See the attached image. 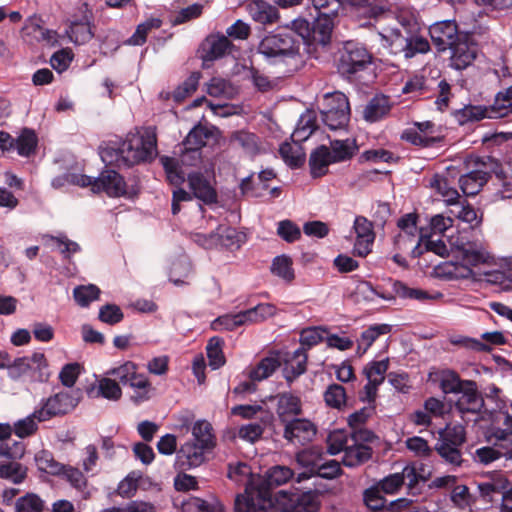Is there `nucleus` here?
I'll return each mask as SVG.
<instances>
[{
	"label": "nucleus",
	"instance_id": "nucleus-24",
	"mask_svg": "<svg viewBox=\"0 0 512 512\" xmlns=\"http://www.w3.org/2000/svg\"><path fill=\"white\" fill-rule=\"evenodd\" d=\"M435 274L443 279H468L474 278L475 273L473 269L469 268L464 261L457 259V261H446L435 267Z\"/></svg>",
	"mask_w": 512,
	"mask_h": 512
},
{
	"label": "nucleus",
	"instance_id": "nucleus-17",
	"mask_svg": "<svg viewBox=\"0 0 512 512\" xmlns=\"http://www.w3.org/2000/svg\"><path fill=\"white\" fill-rule=\"evenodd\" d=\"M283 424L285 425L283 437L291 443L304 445L316 435L315 425L307 419L293 418Z\"/></svg>",
	"mask_w": 512,
	"mask_h": 512
},
{
	"label": "nucleus",
	"instance_id": "nucleus-12",
	"mask_svg": "<svg viewBox=\"0 0 512 512\" xmlns=\"http://www.w3.org/2000/svg\"><path fill=\"white\" fill-rule=\"evenodd\" d=\"M95 185H93V193H105L108 197L119 198L127 196V184L124 177L113 169H104L96 177Z\"/></svg>",
	"mask_w": 512,
	"mask_h": 512
},
{
	"label": "nucleus",
	"instance_id": "nucleus-32",
	"mask_svg": "<svg viewBox=\"0 0 512 512\" xmlns=\"http://www.w3.org/2000/svg\"><path fill=\"white\" fill-rule=\"evenodd\" d=\"M399 475L403 477V485L405 484V480H407L406 485L408 494L412 496L421 494L422 487L420 484H424L429 478V474L425 476L424 474L418 472V468L415 463L407 464L403 468L402 472L399 473Z\"/></svg>",
	"mask_w": 512,
	"mask_h": 512
},
{
	"label": "nucleus",
	"instance_id": "nucleus-58",
	"mask_svg": "<svg viewBox=\"0 0 512 512\" xmlns=\"http://www.w3.org/2000/svg\"><path fill=\"white\" fill-rule=\"evenodd\" d=\"M100 157L106 165L124 167V156L122 154L120 141L111 142L106 147L102 148L100 150Z\"/></svg>",
	"mask_w": 512,
	"mask_h": 512
},
{
	"label": "nucleus",
	"instance_id": "nucleus-63",
	"mask_svg": "<svg viewBox=\"0 0 512 512\" xmlns=\"http://www.w3.org/2000/svg\"><path fill=\"white\" fill-rule=\"evenodd\" d=\"M98 395L111 401H118L122 396V390L116 379L105 377L99 381Z\"/></svg>",
	"mask_w": 512,
	"mask_h": 512
},
{
	"label": "nucleus",
	"instance_id": "nucleus-4",
	"mask_svg": "<svg viewBox=\"0 0 512 512\" xmlns=\"http://www.w3.org/2000/svg\"><path fill=\"white\" fill-rule=\"evenodd\" d=\"M291 25L305 44L327 46L331 42L334 18L316 15L312 22L297 18L291 22Z\"/></svg>",
	"mask_w": 512,
	"mask_h": 512
},
{
	"label": "nucleus",
	"instance_id": "nucleus-14",
	"mask_svg": "<svg viewBox=\"0 0 512 512\" xmlns=\"http://www.w3.org/2000/svg\"><path fill=\"white\" fill-rule=\"evenodd\" d=\"M187 182L189 189L196 199L206 205L217 202L218 194L211 181L201 171H191L187 173Z\"/></svg>",
	"mask_w": 512,
	"mask_h": 512
},
{
	"label": "nucleus",
	"instance_id": "nucleus-3",
	"mask_svg": "<svg viewBox=\"0 0 512 512\" xmlns=\"http://www.w3.org/2000/svg\"><path fill=\"white\" fill-rule=\"evenodd\" d=\"M373 59V54L364 44L346 41L339 51L338 73L350 81L356 80L359 73L367 70L373 64Z\"/></svg>",
	"mask_w": 512,
	"mask_h": 512
},
{
	"label": "nucleus",
	"instance_id": "nucleus-13",
	"mask_svg": "<svg viewBox=\"0 0 512 512\" xmlns=\"http://www.w3.org/2000/svg\"><path fill=\"white\" fill-rule=\"evenodd\" d=\"M464 380L453 369L432 368L427 377V382L438 387L444 395L456 394L464 385Z\"/></svg>",
	"mask_w": 512,
	"mask_h": 512
},
{
	"label": "nucleus",
	"instance_id": "nucleus-18",
	"mask_svg": "<svg viewBox=\"0 0 512 512\" xmlns=\"http://www.w3.org/2000/svg\"><path fill=\"white\" fill-rule=\"evenodd\" d=\"M211 449L199 443L187 442L177 451L175 466L181 470L197 467L205 460L204 452Z\"/></svg>",
	"mask_w": 512,
	"mask_h": 512
},
{
	"label": "nucleus",
	"instance_id": "nucleus-43",
	"mask_svg": "<svg viewBox=\"0 0 512 512\" xmlns=\"http://www.w3.org/2000/svg\"><path fill=\"white\" fill-rule=\"evenodd\" d=\"M201 73L199 71L192 72L188 78H186L180 85H178L173 93L172 97L176 103H181L193 92H195L199 85Z\"/></svg>",
	"mask_w": 512,
	"mask_h": 512
},
{
	"label": "nucleus",
	"instance_id": "nucleus-44",
	"mask_svg": "<svg viewBox=\"0 0 512 512\" xmlns=\"http://www.w3.org/2000/svg\"><path fill=\"white\" fill-rule=\"evenodd\" d=\"M27 467L16 461L0 462V478L21 484L27 477Z\"/></svg>",
	"mask_w": 512,
	"mask_h": 512
},
{
	"label": "nucleus",
	"instance_id": "nucleus-48",
	"mask_svg": "<svg viewBox=\"0 0 512 512\" xmlns=\"http://www.w3.org/2000/svg\"><path fill=\"white\" fill-rule=\"evenodd\" d=\"M183 512H225L219 502L210 503L199 497H191L182 504Z\"/></svg>",
	"mask_w": 512,
	"mask_h": 512
},
{
	"label": "nucleus",
	"instance_id": "nucleus-49",
	"mask_svg": "<svg viewBox=\"0 0 512 512\" xmlns=\"http://www.w3.org/2000/svg\"><path fill=\"white\" fill-rule=\"evenodd\" d=\"M218 239L222 246L233 249L240 248L245 241V235L237 231V229L229 226L218 227Z\"/></svg>",
	"mask_w": 512,
	"mask_h": 512
},
{
	"label": "nucleus",
	"instance_id": "nucleus-27",
	"mask_svg": "<svg viewBox=\"0 0 512 512\" xmlns=\"http://www.w3.org/2000/svg\"><path fill=\"white\" fill-rule=\"evenodd\" d=\"M276 411L281 423L286 422L289 416H298L302 413L301 399L290 392L279 393Z\"/></svg>",
	"mask_w": 512,
	"mask_h": 512
},
{
	"label": "nucleus",
	"instance_id": "nucleus-6",
	"mask_svg": "<svg viewBox=\"0 0 512 512\" xmlns=\"http://www.w3.org/2000/svg\"><path fill=\"white\" fill-rule=\"evenodd\" d=\"M457 394L460 396L454 402V408L465 423L477 422L478 416L488 410L476 381L464 380V385Z\"/></svg>",
	"mask_w": 512,
	"mask_h": 512
},
{
	"label": "nucleus",
	"instance_id": "nucleus-61",
	"mask_svg": "<svg viewBox=\"0 0 512 512\" xmlns=\"http://www.w3.org/2000/svg\"><path fill=\"white\" fill-rule=\"evenodd\" d=\"M363 501L369 510L373 512H384L387 500L384 494L373 485L364 491Z\"/></svg>",
	"mask_w": 512,
	"mask_h": 512
},
{
	"label": "nucleus",
	"instance_id": "nucleus-35",
	"mask_svg": "<svg viewBox=\"0 0 512 512\" xmlns=\"http://www.w3.org/2000/svg\"><path fill=\"white\" fill-rule=\"evenodd\" d=\"M34 460L39 471L50 475H60L65 469L63 464L55 460L52 452L45 449L37 452L34 456Z\"/></svg>",
	"mask_w": 512,
	"mask_h": 512
},
{
	"label": "nucleus",
	"instance_id": "nucleus-59",
	"mask_svg": "<svg viewBox=\"0 0 512 512\" xmlns=\"http://www.w3.org/2000/svg\"><path fill=\"white\" fill-rule=\"evenodd\" d=\"M43 509L44 501L35 493H27L15 503V512H42Z\"/></svg>",
	"mask_w": 512,
	"mask_h": 512
},
{
	"label": "nucleus",
	"instance_id": "nucleus-22",
	"mask_svg": "<svg viewBox=\"0 0 512 512\" xmlns=\"http://www.w3.org/2000/svg\"><path fill=\"white\" fill-rule=\"evenodd\" d=\"M296 461L303 469L296 477V482L300 483L316 475L322 455L313 449H305L296 454Z\"/></svg>",
	"mask_w": 512,
	"mask_h": 512
},
{
	"label": "nucleus",
	"instance_id": "nucleus-39",
	"mask_svg": "<svg viewBox=\"0 0 512 512\" xmlns=\"http://www.w3.org/2000/svg\"><path fill=\"white\" fill-rule=\"evenodd\" d=\"M224 341L222 338L214 336L209 339L206 346V354L209 360V366L213 369H219L225 362V356L223 353Z\"/></svg>",
	"mask_w": 512,
	"mask_h": 512
},
{
	"label": "nucleus",
	"instance_id": "nucleus-60",
	"mask_svg": "<svg viewBox=\"0 0 512 512\" xmlns=\"http://www.w3.org/2000/svg\"><path fill=\"white\" fill-rule=\"evenodd\" d=\"M509 428H495L492 433L495 438V446L499 448L506 459H512V430Z\"/></svg>",
	"mask_w": 512,
	"mask_h": 512
},
{
	"label": "nucleus",
	"instance_id": "nucleus-5",
	"mask_svg": "<svg viewBox=\"0 0 512 512\" xmlns=\"http://www.w3.org/2000/svg\"><path fill=\"white\" fill-rule=\"evenodd\" d=\"M81 399L80 390L60 391L48 398L42 399L40 407L35 409L33 417L39 422H45L55 417H62L72 412Z\"/></svg>",
	"mask_w": 512,
	"mask_h": 512
},
{
	"label": "nucleus",
	"instance_id": "nucleus-55",
	"mask_svg": "<svg viewBox=\"0 0 512 512\" xmlns=\"http://www.w3.org/2000/svg\"><path fill=\"white\" fill-rule=\"evenodd\" d=\"M391 330L392 326L389 324H374L369 326L360 335V341L364 343L362 353H365L381 335L388 334Z\"/></svg>",
	"mask_w": 512,
	"mask_h": 512
},
{
	"label": "nucleus",
	"instance_id": "nucleus-29",
	"mask_svg": "<svg viewBox=\"0 0 512 512\" xmlns=\"http://www.w3.org/2000/svg\"><path fill=\"white\" fill-rule=\"evenodd\" d=\"M329 150L333 163H339L352 159L358 151V145L356 139H335L330 141Z\"/></svg>",
	"mask_w": 512,
	"mask_h": 512
},
{
	"label": "nucleus",
	"instance_id": "nucleus-31",
	"mask_svg": "<svg viewBox=\"0 0 512 512\" xmlns=\"http://www.w3.org/2000/svg\"><path fill=\"white\" fill-rule=\"evenodd\" d=\"M294 477V471L287 466H273L267 471L266 478L258 484L273 493V488L287 483Z\"/></svg>",
	"mask_w": 512,
	"mask_h": 512
},
{
	"label": "nucleus",
	"instance_id": "nucleus-37",
	"mask_svg": "<svg viewBox=\"0 0 512 512\" xmlns=\"http://www.w3.org/2000/svg\"><path fill=\"white\" fill-rule=\"evenodd\" d=\"M215 127H207L206 125L197 124L195 125L185 137L182 145H191L195 148L202 149L206 146L207 141L212 138L213 130Z\"/></svg>",
	"mask_w": 512,
	"mask_h": 512
},
{
	"label": "nucleus",
	"instance_id": "nucleus-20",
	"mask_svg": "<svg viewBox=\"0 0 512 512\" xmlns=\"http://www.w3.org/2000/svg\"><path fill=\"white\" fill-rule=\"evenodd\" d=\"M419 215L416 212L407 213L397 220L400 232L394 237V246L402 250L407 241L414 242L418 235Z\"/></svg>",
	"mask_w": 512,
	"mask_h": 512
},
{
	"label": "nucleus",
	"instance_id": "nucleus-25",
	"mask_svg": "<svg viewBox=\"0 0 512 512\" xmlns=\"http://www.w3.org/2000/svg\"><path fill=\"white\" fill-rule=\"evenodd\" d=\"M380 44L390 54L397 55L406 51L407 34L404 35L399 28H384L378 32Z\"/></svg>",
	"mask_w": 512,
	"mask_h": 512
},
{
	"label": "nucleus",
	"instance_id": "nucleus-62",
	"mask_svg": "<svg viewBox=\"0 0 512 512\" xmlns=\"http://www.w3.org/2000/svg\"><path fill=\"white\" fill-rule=\"evenodd\" d=\"M277 235L287 243H294L301 239V229L292 220L285 219L277 224Z\"/></svg>",
	"mask_w": 512,
	"mask_h": 512
},
{
	"label": "nucleus",
	"instance_id": "nucleus-16",
	"mask_svg": "<svg viewBox=\"0 0 512 512\" xmlns=\"http://www.w3.org/2000/svg\"><path fill=\"white\" fill-rule=\"evenodd\" d=\"M499 108L491 105H473L467 104L461 109L454 111L455 120L460 126L479 122L483 119H499L497 115Z\"/></svg>",
	"mask_w": 512,
	"mask_h": 512
},
{
	"label": "nucleus",
	"instance_id": "nucleus-46",
	"mask_svg": "<svg viewBox=\"0 0 512 512\" xmlns=\"http://www.w3.org/2000/svg\"><path fill=\"white\" fill-rule=\"evenodd\" d=\"M323 398L328 407L341 409L346 404L347 392L341 384L333 383L326 388Z\"/></svg>",
	"mask_w": 512,
	"mask_h": 512
},
{
	"label": "nucleus",
	"instance_id": "nucleus-36",
	"mask_svg": "<svg viewBox=\"0 0 512 512\" xmlns=\"http://www.w3.org/2000/svg\"><path fill=\"white\" fill-rule=\"evenodd\" d=\"M271 273L285 282L291 283L295 279L291 257L286 254L276 256L271 264Z\"/></svg>",
	"mask_w": 512,
	"mask_h": 512
},
{
	"label": "nucleus",
	"instance_id": "nucleus-26",
	"mask_svg": "<svg viewBox=\"0 0 512 512\" xmlns=\"http://www.w3.org/2000/svg\"><path fill=\"white\" fill-rule=\"evenodd\" d=\"M332 163L329 148L325 145L318 146L309 157L311 177L317 179L325 176L328 173V166Z\"/></svg>",
	"mask_w": 512,
	"mask_h": 512
},
{
	"label": "nucleus",
	"instance_id": "nucleus-30",
	"mask_svg": "<svg viewBox=\"0 0 512 512\" xmlns=\"http://www.w3.org/2000/svg\"><path fill=\"white\" fill-rule=\"evenodd\" d=\"M373 449L369 445H358L353 443L344 449L342 463L346 467H357L372 458Z\"/></svg>",
	"mask_w": 512,
	"mask_h": 512
},
{
	"label": "nucleus",
	"instance_id": "nucleus-33",
	"mask_svg": "<svg viewBox=\"0 0 512 512\" xmlns=\"http://www.w3.org/2000/svg\"><path fill=\"white\" fill-rule=\"evenodd\" d=\"M281 361L278 354L262 358L255 367L249 371L252 381H261L270 377L279 367Z\"/></svg>",
	"mask_w": 512,
	"mask_h": 512
},
{
	"label": "nucleus",
	"instance_id": "nucleus-41",
	"mask_svg": "<svg viewBox=\"0 0 512 512\" xmlns=\"http://www.w3.org/2000/svg\"><path fill=\"white\" fill-rule=\"evenodd\" d=\"M212 425L206 420H198L192 427V442L202 444L208 448H214L215 436L212 433Z\"/></svg>",
	"mask_w": 512,
	"mask_h": 512
},
{
	"label": "nucleus",
	"instance_id": "nucleus-54",
	"mask_svg": "<svg viewBox=\"0 0 512 512\" xmlns=\"http://www.w3.org/2000/svg\"><path fill=\"white\" fill-rule=\"evenodd\" d=\"M258 137L251 132L245 130L234 131L229 137V144L237 146L246 152H252L257 147Z\"/></svg>",
	"mask_w": 512,
	"mask_h": 512
},
{
	"label": "nucleus",
	"instance_id": "nucleus-15",
	"mask_svg": "<svg viewBox=\"0 0 512 512\" xmlns=\"http://www.w3.org/2000/svg\"><path fill=\"white\" fill-rule=\"evenodd\" d=\"M456 258L464 261L471 269L481 264H490L493 257L476 242H459L455 244Z\"/></svg>",
	"mask_w": 512,
	"mask_h": 512
},
{
	"label": "nucleus",
	"instance_id": "nucleus-42",
	"mask_svg": "<svg viewBox=\"0 0 512 512\" xmlns=\"http://www.w3.org/2000/svg\"><path fill=\"white\" fill-rule=\"evenodd\" d=\"M308 354L304 347L297 348L284 360V367L292 371L293 375L301 376L307 371Z\"/></svg>",
	"mask_w": 512,
	"mask_h": 512
},
{
	"label": "nucleus",
	"instance_id": "nucleus-57",
	"mask_svg": "<svg viewBox=\"0 0 512 512\" xmlns=\"http://www.w3.org/2000/svg\"><path fill=\"white\" fill-rule=\"evenodd\" d=\"M138 367L132 361H126L119 367L113 368L107 372V375L114 376L122 385L129 386L134 376L138 374Z\"/></svg>",
	"mask_w": 512,
	"mask_h": 512
},
{
	"label": "nucleus",
	"instance_id": "nucleus-64",
	"mask_svg": "<svg viewBox=\"0 0 512 512\" xmlns=\"http://www.w3.org/2000/svg\"><path fill=\"white\" fill-rule=\"evenodd\" d=\"M98 319L108 325H116L124 319V313L116 304L107 303L100 307Z\"/></svg>",
	"mask_w": 512,
	"mask_h": 512
},
{
	"label": "nucleus",
	"instance_id": "nucleus-53",
	"mask_svg": "<svg viewBox=\"0 0 512 512\" xmlns=\"http://www.w3.org/2000/svg\"><path fill=\"white\" fill-rule=\"evenodd\" d=\"M400 157L394 155L393 152L384 148L369 149L362 152L358 158L359 163L364 162H385V163H397Z\"/></svg>",
	"mask_w": 512,
	"mask_h": 512
},
{
	"label": "nucleus",
	"instance_id": "nucleus-50",
	"mask_svg": "<svg viewBox=\"0 0 512 512\" xmlns=\"http://www.w3.org/2000/svg\"><path fill=\"white\" fill-rule=\"evenodd\" d=\"M43 239L46 240V244L48 241L56 243L57 246L61 248L60 253L65 260H69L71 254L81 251L80 245L77 242L70 240L64 233H60L58 236L47 234L43 236Z\"/></svg>",
	"mask_w": 512,
	"mask_h": 512
},
{
	"label": "nucleus",
	"instance_id": "nucleus-45",
	"mask_svg": "<svg viewBox=\"0 0 512 512\" xmlns=\"http://www.w3.org/2000/svg\"><path fill=\"white\" fill-rule=\"evenodd\" d=\"M433 83V79L415 75L404 84L402 92L404 94L417 93L418 96L429 98V92L433 89Z\"/></svg>",
	"mask_w": 512,
	"mask_h": 512
},
{
	"label": "nucleus",
	"instance_id": "nucleus-40",
	"mask_svg": "<svg viewBox=\"0 0 512 512\" xmlns=\"http://www.w3.org/2000/svg\"><path fill=\"white\" fill-rule=\"evenodd\" d=\"M129 387L134 390V394L131 396V400L134 403L140 404L150 399V394L153 388L151 382L144 374L138 373L136 376H134V379L129 384Z\"/></svg>",
	"mask_w": 512,
	"mask_h": 512
},
{
	"label": "nucleus",
	"instance_id": "nucleus-1",
	"mask_svg": "<svg viewBox=\"0 0 512 512\" xmlns=\"http://www.w3.org/2000/svg\"><path fill=\"white\" fill-rule=\"evenodd\" d=\"M428 31L438 53L450 51L449 66L451 68L461 71L475 60L477 53L473 34L460 30L455 20L435 22Z\"/></svg>",
	"mask_w": 512,
	"mask_h": 512
},
{
	"label": "nucleus",
	"instance_id": "nucleus-47",
	"mask_svg": "<svg viewBox=\"0 0 512 512\" xmlns=\"http://www.w3.org/2000/svg\"><path fill=\"white\" fill-rule=\"evenodd\" d=\"M401 139L414 145L422 148L434 147L437 144L441 143L443 137L440 136H426L421 134L415 129H406L402 135Z\"/></svg>",
	"mask_w": 512,
	"mask_h": 512
},
{
	"label": "nucleus",
	"instance_id": "nucleus-10",
	"mask_svg": "<svg viewBox=\"0 0 512 512\" xmlns=\"http://www.w3.org/2000/svg\"><path fill=\"white\" fill-rule=\"evenodd\" d=\"M273 505V493L249 481L244 493L235 498L234 512H268Z\"/></svg>",
	"mask_w": 512,
	"mask_h": 512
},
{
	"label": "nucleus",
	"instance_id": "nucleus-2",
	"mask_svg": "<svg viewBox=\"0 0 512 512\" xmlns=\"http://www.w3.org/2000/svg\"><path fill=\"white\" fill-rule=\"evenodd\" d=\"M257 51L270 64L286 63L300 55V41L293 26L291 29L278 28L259 42Z\"/></svg>",
	"mask_w": 512,
	"mask_h": 512
},
{
	"label": "nucleus",
	"instance_id": "nucleus-56",
	"mask_svg": "<svg viewBox=\"0 0 512 512\" xmlns=\"http://www.w3.org/2000/svg\"><path fill=\"white\" fill-rule=\"evenodd\" d=\"M430 187L435 189L438 194H440L444 199L446 204L451 203V201L460 198V194L458 191L450 187L448 184V180L440 176L439 174H435L430 180Z\"/></svg>",
	"mask_w": 512,
	"mask_h": 512
},
{
	"label": "nucleus",
	"instance_id": "nucleus-34",
	"mask_svg": "<svg viewBox=\"0 0 512 512\" xmlns=\"http://www.w3.org/2000/svg\"><path fill=\"white\" fill-rule=\"evenodd\" d=\"M294 502L296 512H319L321 507L320 494L317 491H306L294 495Z\"/></svg>",
	"mask_w": 512,
	"mask_h": 512
},
{
	"label": "nucleus",
	"instance_id": "nucleus-8",
	"mask_svg": "<svg viewBox=\"0 0 512 512\" xmlns=\"http://www.w3.org/2000/svg\"><path fill=\"white\" fill-rule=\"evenodd\" d=\"M320 113L322 122L330 130L346 129L351 117L349 100L342 92L327 94Z\"/></svg>",
	"mask_w": 512,
	"mask_h": 512
},
{
	"label": "nucleus",
	"instance_id": "nucleus-38",
	"mask_svg": "<svg viewBox=\"0 0 512 512\" xmlns=\"http://www.w3.org/2000/svg\"><path fill=\"white\" fill-rule=\"evenodd\" d=\"M38 144V138L34 130L24 128L21 134L15 139L14 148L18 154L23 157H29L34 154Z\"/></svg>",
	"mask_w": 512,
	"mask_h": 512
},
{
	"label": "nucleus",
	"instance_id": "nucleus-9",
	"mask_svg": "<svg viewBox=\"0 0 512 512\" xmlns=\"http://www.w3.org/2000/svg\"><path fill=\"white\" fill-rule=\"evenodd\" d=\"M124 156V167H133L142 162L153 160V151L156 147L154 138L145 137L139 133H129L120 141Z\"/></svg>",
	"mask_w": 512,
	"mask_h": 512
},
{
	"label": "nucleus",
	"instance_id": "nucleus-19",
	"mask_svg": "<svg viewBox=\"0 0 512 512\" xmlns=\"http://www.w3.org/2000/svg\"><path fill=\"white\" fill-rule=\"evenodd\" d=\"M364 284L375 295L388 301L393 300L396 296L402 299H414L422 302L432 299L427 291L418 288H411L400 280L392 281V293H378L371 282L366 281Z\"/></svg>",
	"mask_w": 512,
	"mask_h": 512
},
{
	"label": "nucleus",
	"instance_id": "nucleus-28",
	"mask_svg": "<svg viewBox=\"0 0 512 512\" xmlns=\"http://www.w3.org/2000/svg\"><path fill=\"white\" fill-rule=\"evenodd\" d=\"M491 173L482 170H473L459 179V185L464 195L474 196L489 181Z\"/></svg>",
	"mask_w": 512,
	"mask_h": 512
},
{
	"label": "nucleus",
	"instance_id": "nucleus-52",
	"mask_svg": "<svg viewBox=\"0 0 512 512\" xmlns=\"http://www.w3.org/2000/svg\"><path fill=\"white\" fill-rule=\"evenodd\" d=\"M100 293V289L94 284L79 285L74 288L73 297L78 305L88 307L99 298Z\"/></svg>",
	"mask_w": 512,
	"mask_h": 512
},
{
	"label": "nucleus",
	"instance_id": "nucleus-11",
	"mask_svg": "<svg viewBox=\"0 0 512 512\" xmlns=\"http://www.w3.org/2000/svg\"><path fill=\"white\" fill-rule=\"evenodd\" d=\"M235 45L222 33H211L201 42L198 53L203 64L214 62L231 54Z\"/></svg>",
	"mask_w": 512,
	"mask_h": 512
},
{
	"label": "nucleus",
	"instance_id": "nucleus-21",
	"mask_svg": "<svg viewBox=\"0 0 512 512\" xmlns=\"http://www.w3.org/2000/svg\"><path fill=\"white\" fill-rule=\"evenodd\" d=\"M249 16L262 25H272L279 20L278 8L265 0H252L247 5Z\"/></svg>",
	"mask_w": 512,
	"mask_h": 512
},
{
	"label": "nucleus",
	"instance_id": "nucleus-23",
	"mask_svg": "<svg viewBox=\"0 0 512 512\" xmlns=\"http://www.w3.org/2000/svg\"><path fill=\"white\" fill-rule=\"evenodd\" d=\"M391 103L388 96L375 94L363 110V118L369 123H375L384 119L391 110Z\"/></svg>",
	"mask_w": 512,
	"mask_h": 512
},
{
	"label": "nucleus",
	"instance_id": "nucleus-7",
	"mask_svg": "<svg viewBox=\"0 0 512 512\" xmlns=\"http://www.w3.org/2000/svg\"><path fill=\"white\" fill-rule=\"evenodd\" d=\"M439 440L434 450L445 462L461 466L463 459L460 447L466 441V431L461 424L450 426L447 424L439 430Z\"/></svg>",
	"mask_w": 512,
	"mask_h": 512
},
{
	"label": "nucleus",
	"instance_id": "nucleus-51",
	"mask_svg": "<svg viewBox=\"0 0 512 512\" xmlns=\"http://www.w3.org/2000/svg\"><path fill=\"white\" fill-rule=\"evenodd\" d=\"M430 49L431 46L427 38L407 32L405 58H412L417 54H426Z\"/></svg>",
	"mask_w": 512,
	"mask_h": 512
}]
</instances>
